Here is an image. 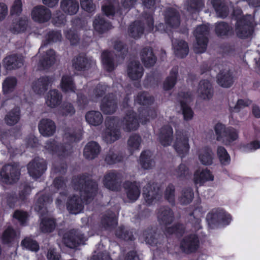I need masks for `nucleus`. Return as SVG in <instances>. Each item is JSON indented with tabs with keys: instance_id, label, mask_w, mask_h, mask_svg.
Listing matches in <instances>:
<instances>
[{
	"instance_id": "nucleus-1",
	"label": "nucleus",
	"mask_w": 260,
	"mask_h": 260,
	"mask_svg": "<svg viewBox=\"0 0 260 260\" xmlns=\"http://www.w3.org/2000/svg\"><path fill=\"white\" fill-rule=\"evenodd\" d=\"M75 192L69 196L67 202V208L70 213L77 214L83 209V200L89 202L95 196L98 184L95 181L86 179L84 177L73 180Z\"/></svg>"
},
{
	"instance_id": "nucleus-2",
	"label": "nucleus",
	"mask_w": 260,
	"mask_h": 260,
	"mask_svg": "<svg viewBox=\"0 0 260 260\" xmlns=\"http://www.w3.org/2000/svg\"><path fill=\"white\" fill-rule=\"evenodd\" d=\"M51 201L48 196H45L39 198L35 204V210L40 214L41 222L40 226L43 233H50L55 228V223L53 219L47 216L44 217L47 213L46 206Z\"/></svg>"
},
{
	"instance_id": "nucleus-3",
	"label": "nucleus",
	"mask_w": 260,
	"mask_h": 260,
	"mask_svg": "<svg viewBox=\"0 0 260 260\" xmlns=\"http://www.w3.org/2000/svg\"><path fill=\"white\" fill-rule=\"evenodd\" d=\"M206 220L208 226L211 229H215L220 225L226 226L232 220V216L224 209L215 208L211 210L206 216Z\"/></svg>"
},
{
	"instance_id": "nucleus-4",
	"label": "nucleus",
	"mask_w": 260,
	"mask_h": 260,
	"mask_svg": "<svg viewBox=\"0 0 260 260\" xmlns=\"http://www.w3.org/2000/svg\"><path fill=\"white\" fill-rule=\"evenodd\" d=\"M214 129L218 141H222L225 145H229L239 138L238 131L232 126H226L220 123H217Z\"/></svg>"
},
{
	"instance_id": "nucleus-5",
	"label": "nucleus",
	"mask_w": 260,
	"mask_h": 260,
	"mask_svg": "<svg viewBox=\"0 0 260 260\" xmlns=\"http://www.w3.org/2000/svg\"><path fill=\"white\" fill-rule=\"evenodd\" d=\"M254 31V26L250 16H243L237 19L235 32L238 38L245 39L250 38Z\"/></svg>"
},
{
	"instance_id": "nucleus-6",
	"label": "nucleus",
	"mask_w": 260,
	"mask_h": 260,
	"mask_svg": "<svg viewBox=\"0 0 260 260\" xmlns=\"http://www.w3.org/2000/svg\"><path fill=\"white\" fill-rule=\"evenodd\" d=\"M20 175V168L17 163L7 164L4 166L0 170L1 181L7 184L17 182Z\"/></svg>"
},
{
	"instance_id": "nucleus-7",
	"label": "nucleus",
	"mask_w": 260,
	"mask_h": 260,
	"mask_svg": "<svg viewBox=\"0 0 260 260\" xmlns=\"http://www.w3.org/2000/svg\"><path fill=\"white\" fill-rule=\"evenodd\" d=\"M209 28L206 25H200L194 31L197 44L193 47L196 53H202L206 51L209 41Z\"/></svg>"
},
{
	"instance_id": "nucleus-8",
	"label": "nucleus",
	"mask_w": 260,
	"mask_h": 260,
	"mask_svg": "<svg viewBox=\"0 0 260 260\" xmlns=\"http://www.w3.org/2000/svg\"><path fill=\"white\" fill-rule=\"evenodd\" d=\"M199 236L191 233L185 236L180 241L179 248L181 252L186 254L196 253L200 247Z\"/></svg>"
},
{
	"instance_id": "nucleus-9",
	"label": "nucleus",
	"mask_w": 260,
	"mask_h": 260,
	"mask_svg": "<svg viewBox=\"0 0 260 260\" xmlns=\"http://www.w3.org/2000/svg\"><path fill=\"white\" fill-rule=\"evenodd\" d=\"M44 148L46 152L63 157L69 154L72 149L70 144L66 145L59 144L53 139L47 140L45 143Z\"/></svg>"
},
{
	"instance_id": "nucleus-10",
	"label": "nucleus",
	"mask_w": 260,
	"mask_h": 260,
	"mask_svg": "<svg viewBox=\"0 0 260 260\" xmlns=\"http://www.w3.org/2000/svg\"><path fill=\"white\" fill-rule=\"evenodd\" d=\"M121 182V174L115 171H110L106 173L103 180L104 186L113 191H117L119 189Z\"/></svg>"
},
{
	"instance_id": "nucleus-11",
	"label": "nucleus",
	"mask_w": 260,
	"mask_h": 260,
	"mask_svg": "<svg viewBox=\"0 0 260 260\" xmlns=\"http://www.w3.org/2000/svg\"><path fill=\"white\" fill-rule=\"evenodd\" d=\"M30 15L34 21L39 23H45L50 19L51 12L48 8L44 6L39 5L32 8Z\"/></svg>"
},
{
	"instance_id": "nucleus-12",
	"label": "nucleus",
	"mask_w": 260,
	"mask_h": 260,
	"mask_svg": "<svg viewBox=\"0 0 260 260\" xmlns=\"http://www.w3.org/2000/svg\"><path fill=\"white\" fill-rule=\"evenodd\" d=\"M188 142V138L186 135L181 133L177 134L173 147L181 158L184 157L189 152L190 147Z\"/></svg>"
},
{
	"instance_id": "nucleus-13",
	"label": "nucleus",
	"mask_w": 260,
	"mask_h": 260,
	"mask_svg": "<svg viewBox=\"0 0 260 260\" xmlns=\"http://www.w3.org/2000/svg\"><path fill=\"white\" fill-rule=\"evenodd\" d=\"M106 129L103 134V139L107 143H111L118 140L120 137V132L115 127V122L111 118L106 120Z\"/></svg>"
},
{
	"instance_id": "nucleus-14",
	"label": "nucleus",
	"mask_w": 260,
	"mask_h": 260,
	"mask_svg": "<svg viewBox=\"0 0 260 260\" xmlns=\"http://www.w3.org/2000/svg\"><path fill=\"white\" fill-rule=\"evenodd\" d=\"M86 237L78 231L72 230L64 235L63 241L67 246L74 248L80 244H83Z\"/></svg>"
},
{
	"instance_id": "nucleus-15",
	"label": "nucleus",
	"mask_w": 260,
	"mask_h": 260,
	"mask_svg": "<svg viewBox=\"0 0 260 260\" xmlns=\"http://www.w3.org/2000/svg\"><path fill=\"white\" fill-rule=\"evenodd\" d=\"M29 175L34 178L40 177L46 170V164L45 160L39 158L34 159L27 166Z\"/></svg>"
},
{
	"instance_id": "nucleus-16",
	"label": "nucleus",
	"mask_w": 260,
	"mask_h": 260,
	"mask_svg": "<svg viewBox=\"0 0 260 260\" xmlns=\"http://www.w3.org/2000/svg\"><path fill=\"white\" fill-rule=\"evenodd\" d=\"M157 217L160 225L167 226L174 221V213L169 207L161 206L157 210Z\"/></svg>"
},
{
	"instance_id": "nucleus-17",
	"label": "nucleus",
	"mask_w": 260,
	"mask_h": 260,
	"mask_svg": "<svg viewBox=\"0 0 260 260\" xmlns=\"http://www.w3.org/2000/svg\"><path fill=\"white\" fill-rule=\"evenodd\" d=\"M72 66L77 71H82L89 69L95 65V61L91 57L79 55L72 60Z\"/></svg>"
},
{
	"instance_id": "nucleus-18",
	"label": "nucleus",
	"mask_w": 260,
	"mask_h": 260,
	"mask_svg": "<svg viewBox=\"0 0 260 260\" xmlns=\"http://www.w3.org/2000/svg\"><path fill=\"white\" fill-rule=\"evenodd\" d=\"M166 24L170 27L177 28L180 24V15L175 8L169 7L166 9L164 14Z\"/></svg>"
},
{
	"instance_id": "nucleus-19",
	"label": "nucleus",
	"mask_w": 260,
	"mask_h": 260,
	"mask_svg": "<svg viewBox=\"0 0 260 260\" xmlns=\"http://www.w3.org/2000/svg\"><path fill=\"white\" fill-rule=\"evenodd\" d=\"M122 128L126 132L136 131L139 124L136 115L133 111H128L122 121Z\"/></svg>"
},
{
	"instance_id": "nucleus-20",
	"label": "nucleus",
	"mask_w": 260,
	"mask_h": 260,
	"mask_svg": "<svg viewBox=\"0 0 260 260\" xmlns=\"http://www.w3.org/2000/svg\"><path fill=\"white\" fill-rule=\"evenodd\" d=\"M53 79L52 77L43 76L35 81L32 86L34 91L37 94H44L51 85Z\"/></svg>"
},
{
	"instance_id": "nucleus-21",
	"label": "nucleus",
	"mask_w": 260,
	"mask_h": 260,
	"mask_svg": "<svg viewBox=\"0 0 260 260\" xmlns=\"http://www.w3.org/2000/svg\"><path fill=\"white\" fill-rule=\"evenodd\" d=\"M38 127L40 134L44 137L52 136L56 131L55 123L50 119H42L39 122Z\"/></svg>"
},
{
	"instance_id": "nucleus-22",
	"label": "nucleus",
	"mask_w": 260,
	"mask_h": 260,
	"mask_svg": "<svg viewBox=\"0 0 260 260\" xmlns=\"http://www.w3.org/2000/svg\"><path fill=\"white\" fill-rule=\"evenodd\" d=\"M117 102L113 94H109L103 99L101 110L106 114L114 113L117 109Z\"/></svg>"
},
{
	"instance_id": "nucleus-23",
	"label": "nucleus",
	"mask_w": 260,
	"mask_h": 260,
	"mask_svg": "<svg viewBox=\"0 0 260 260\" xmlns=\"http://www.w3.org/2000/svg\"><path fill=\"white\" fill-rule=\"evenodd\" d=\"M198 92L204 100H209L213 95L214 90L212 84L207 79L201 80L199 84Z\"/></svg>"
},
{
	"instance_id": "nucleus-24",
	"label": "nucleus",
	"mask_w": 260,
	"mask_h": 260,
	"mask_svg": "<svg viewBox=\"0 0 260 260\" xmlns=\"http://www.w3.org/2000/svg\"><path fill=\"white\" fill-rule=\"evenodd\" d=\"M215 32L217 37L221 38H228L234 35L233 27L224 21L218 22L215 24Z\"/></svg>"
},
{
	"instance_id": "nucleus-25",
	"label": "nucleus",
	"mask_w": 260,
	"mask_h": 260,
	"mask_svg": "<svg viewBox=\"0 0 260 260\" xmlns=\"http://www.w3.org/2000/svg\"><path fill=\"white\" fill-rule=\"evenodd\" d=\"M173 130L169 125H164L159 135V142L164 147L171 145L173 141Z\"/></svg>"
},
{
	"instance_id": "nucleus-26",
	"label": "nucleus",
	"mask_w": 260,
	"mask_h": 260,
	"mask_svg": "<svg viewBox=\"0 0 260 260\" xmlns=\"http://www.w3.org/2000/svg\"><path fill=\"white\" fill-rule=\"evenodd\" d=\"M92 25L94 30L99 34H103L112 28V24L102 16H95Z\"/></svg>"
},
{
	"instance_id": "nucleus-27",
	"label": "nucleus",
	"mask_w": 260,
	"mask_h": 260,
	"mask_svg": "<svg viewBox=\"0 0 260 260\" xmlns=\"http://www.w3.org/2000/svg\"><path fill=\"white\" fill-rule=\"evenodd\" d=\"M211 3L218 17L224 19L229 14V8L224 0H211Z\"/></svg>"
},
{
	"instance_id": "nucleus-28",
	"label": "nucleus",
	"mask_w": 260,
	"mask_h": 260,
	"mask_svg": "<svg viewBox=\"0 0 260 260\" xmlns=\"http://www.w3.org/2000/svg\"><path fill=\"white\" fill-rule=\"evenodd\" d=\"M62 101V95L57 90H50L46 96L45 103L47 106L54 108L59 105Z\"/></svg>"
},
{
	"instance_id": "nucleus-29",
	"label": "nucleus",
	"mask_w": 260,
	"mask_h": 260,
	"mask_svg": "<svg viewBox=\"0 0 260 260\" xmlns=\"http://www.w3.org/2000/svg\"><path fill=\"white\" fill-rule=\"evenodd\" d=\"M124 191L127 197L131 201H135L140 196V190L135 182L126 181L123 184Z\"/></svg>"
},
{
	"instance_id": "nucleus-30",
	"label": "nucleus",
	"mask_w": 260,
	"mask_h": 260,
	"mask_svg": "<svg viewBox=\"0 0 260 260\" xmlns=\"http://www.w3.org/2000/svg\"><path fill=\"white\" fill-rule=\"evenodd\" d=\"M233 74L230 71H221L217 75V83L221 87L229 88L234 83Z\"/></svg>"
},
{
	"instance_id": "nucleus-31",
	"label": "nucleus",
	"mask_w": 260,
	"mask_h": 260,
	"mask_svg": "<svg viewBox=\"0 0 260 260\" xmlns=\"http://www.w3.org/2000/svg\"><path fill=\"white\" fill-rule=\"evenodd\" d=\"M175 56L180 58H185L188 54L189 47L188 43L184 40H177L173 44Z\"/></svg>"
},
{
	"instance_id": "nucleus-32",
	"label": "nucleus",
	"mask_w": 260,
	"mask_h": 260,
	"mask_svg": "<svg viewBox=\"0 0 260 260\" xmlns=\"http://www.w3.org/2000/svg\"><path fill=\"white\" fill-rule=\"evenodd\" d=\"M60 7L64 13L72 15L77 13L79 6L75 0H61Z\"/></svg>"
},
{
	"instance_id": "nucleus-33",
	"label": "nucleus",
	"mask_w": 260,
	"mask_h": 260,
	"mask_svg": "<svg viewBox=\"0 0 260 260\" xmlns=\"http://www.w3.org/2000/svg\"><path fill=\"white\" fill-rule=\"evenodd\" d=\"M143 74L142 67L138 61H132L128 66L127 74L132 80H138L141 78Z\"/></svg>"
},
{
	"instance_id": "nucleus-34",
	"label": "nucleus",
	"mask_w": 260,
	"mask_h": 260,
	"mask_svg": "<svg viewBox=\"0 0 260 260\" xmlns=\"http://www.w3.org/2000/svg\"><path fill=\"white\" fill-rule=\"evenodd\" d=\"M55 61V54L53 50L47 51L41 57L39 63L40 70L45 69L53 65Z\"/></svg>"
},
{
	"instance_id": "nucleus-35",
	"label": "nucleus",
	"mask_w": 260,
	"mask_h": 260,
	"mask_svg": "<svg viewBox=\"0 0 260 260\" xmlns=\"http://www.w3.org/2000/svg\"><path fill=\"white\" fill-rule=\"evenodd\" d=\"M60 87L62 91L65 93H75L76 90L72 77L68 75L62 76Z\"/></svg>"
},
{
	"instance_id": "nucleus-36",
	"label": "nucleus",
	"mask_w": 260,
	"mask_h": 260,
	"mask_svg": "<svg viewBox=\"0 0 260 260\" xmlns=\"http://www.w3.org/2000/svg\"><path fill=\"white\" fill-rule=\"evenodd\" d=\"M100 151L99 144L95 142H89L86 145L84 150V156L88 159H92L95 158Z\"/></svg>"
},
{
	"instance_id": "nucleus-37",
	"label": "nucleus",
	"mask_w": 260,
	"mask_h": 260,
	"mask_svg": "<svg viewBox=\"0 0 260 260\" xmlns=\"http://www.w3.org/2000/svg\"><path fill=\"white\" fill-rule=\"evenodd\" d=\"M213 179V175L208 169L203 170L200 172L196 171L194 174V182L196 184L203 185L206 182L212 181Z\"/></svg>"
},
{
	"instance_id": "nucleus-38",
	"label": "nucleus",
	"mask_w": 260,
	"mask_h": 260,
	"mask_svg": "<svg viewBox=\"0 0 260 260\" xmlns=\"http://www.w3.org/2000/svg\"><path fill=\"white\" fill-rule=\"evenodd\" d=\"M4 63L7 69H15L23 66V59L22 56L16 55H10L5 58Z\"/></svg>"
},
{
	"instance_id": "nucleus-39",
	"label": "nucleus",
	"mask_w": 260,
	"mask_h": 260,
	"mask_svg": "<svg viewBox=\"0 0 260 260\" xmlns=\"http://www.w3.org/2000/svg\"><path fill=\"white\" fill-rule=\"evenodd\" d=\"M178 70L176 68H173L163 83V89L166 91L171 90L177 83Z\"/></svg>"
},
{
	"instance_id": "nucleus-40",
	"label": "nucleus",
	"mask_w": 260,
	"mask_h": 260,
	"mask_svg": "<svg viewBox=\"0 0 260 260\" xmlns=\"http://www.w3.org/2000/svg\"><path fill=\"white\" fill-rule=\"evenodd\" d=\"M199 159L203 165H211L213 159V153L212 149L209 146L204 147L202 153L199 155Z\"/></svg>"
},
{
	"instance_id": "nucleus-41",
	"label": "nucleus",
	"mask_w": 260,
	"mask_h": 260,
	"mask_svg": "<svg viewBox=\"0 0 260 260\" xmlns=\"http://www.w3.org/2000/svg\"><path fill=\"white\" fill-rule=\"evenodd\" d=\"M86 121L90 125L98 126L103 121V117L101 113L98 111H88L85 115Z\"/></svg>"
},
{
	"instance_id": "nucleus-42",
	"label": "nucleus",
	"mask_w": 260,
	"mask_h": 260,
	"mask_svg": "<svg viewBox=\"0 0 260 260\" xmlns=\"http://www.w3.org/2000/svg\"><path fill=\"white\" fill-rule=\"evenodd\" d=\"M20 118V109L19 108L16 107L7 113L5 115L4 120L7 125H14L18 122Z\"/></svg>"
},
{
	"instance_id": "nucleus-43",
	"label": "nucleus",
	"mask_w": 260,
	"mask_h": 260,
	"mask_svg": "<svg viewBox=\"0 0 260 260\" xmlns=\"http://www.w3.org/2000/svg\"><path fill=\"white\" fill-rule=\"evenodd\" d=\"M27 19L26 17H20L14 21L10 29L14 33H20L26 30L27 26Z\"/></svg>"
},
{
	"instance_id": "nucleus-44",
	"label": "nucleus",
	"mask_w": 260,
	"mask_h": 260,
	"mask_svg": "<svg viewBox=\"0 0 260 260\" xmlns=\"http://www.w3.org/2000/svg\"><path fill=\"white\" fill-rule=\"evenodd\" d=\"M144 25L139 21H136L128 27V32L132 37L137 39L140 38L144 32Z\"/></svg>"
},
{
	"instance_id": "nucleus-45",
	"label": "nucleus",
	"mask_w": 260,
	"mask_h": 260,
	"mask_svg": "<svg viewBox=\"0 0 260 260\" xmlns=\"http://www.w3.org/2000/svg\"><path fill=\"white\" fill-rule=\"evenodd\" d=\"M194 198L193 189L190 187L184 188L181 191V196L179 199L181 204L187 205L190 204Z\"/></svg>"
},
{
	"instance_id": "nucleus-46",
	"label": "nucleus",
	"mask_w": 260,
	"mask_h": 260,
	"mask_svg": "<svg viewBox=\"0 0 260 260\" xmlns=\"http://www.w3.org/2000/svg\"><path fill=\"white\" fill-rule=\"evenodd\" d=\"M113 53L105 51L102 54V60L104 68L108 71H112L114 67L113 61Z\"/></svg>"
},
{
	"instance_id": "nucleus-47",
	"label": "nucleus",
	"mask_w": 260,
	"mask_h": 260,
	"mask_svg": "<svg viewBox=\"0 0 260 260\" xmlns=\"http://www.w3.org/2000/svg\"><path fill=\"white\" fill-rule=\"evenodd\" d=\"M150 187V182H147V206L151 205L153 202L155 203L156 201H159L161 198L159 187H158L157 189H154V191H150L149 189Z\"/></svg>"
},
{
	"instance_id": "nucleus-48",
	"label": "nucleus",
	"mask_w": 260,
	"mask_h": 260,
	"mask_svg": "<svg viewBox=\"0 0 260 260\" xmlns=\"http://www.w3.org/2000/svg\"><path fill=\"white\" fill-rule=\"evenodd\" d=\"M203 0H187V10L190 12H199L204 7Z\"/></svg>"
},
{
	"instance_id": "nucleus-49",
	"label": "nucleus",
	"mask_w": 260,
	"mask_h": 260,
	"mask_svg": "<svg viewBox=\"0 0 260 260\" xmlns=\"http://www.w3.org/2000/svg\"><path fill=\"white\" fill-rule=\"evenodd\" d=\"M185 231V228L184 225L179 222L175 223L171 226L166 227L165 229V232L169 235L175 234L182 236Z\"/></svg>"
},
{
	"instance_id": "nucleus-50",
	"label": "nucleus",
	"mask_w": 260,
	"mask_h": 260,
	"mask_svg": "<svg viewBox=\"0 0 260 260\" xmlns=\"http://www.w3.org/2000/svg\"><path fill=\"white\" fill-rule=\"evenodd\" d=\"M142 139L141 137L137 134L131 135L127 140L128 149L131 151H135L139 149Z\"/></svg>"
},
{
	"instance_id": "nucleus-51",
	"label": "nucleus",
	"mask_w": 260,
	"mask_h": 260,
	"mask_svg": "<svg viewBox=\"0 0 260 260\" xmlns=\"http://www.w3.org/2000/svg\"><path fill=\"white\" fill-rule=\"evenodd\" d=\"M217 154L220 163L223 165L230 164L231 158L226 149L221 146H219L217 149Z\"/></svg>"
},
{
	"instance_id": "nucleus-52",
	"label": "nucleus",
	"mask_w": 260,
	"mask_h": 260,
	"mask_svg": "<svg viewBox=\"0 0 260 260\" xmlns=\"http://www.w3.org/2000/svg\"><path fill=\"white\" fill-rule=\"evenodd\" d=\"M179 103L182 111L184 119L186 121L191 120L193 116V111L184 100H180Z\"/></svg>"
},
{
	"instance_id": "nucleus-53",
	"label": "nucleus",
	"mask_w": 260,
	"mask_h": 260,
	"mask_svg": "<svg viewBox=\"0 0 260 260\" xmlns=\"http://www.w3.org/2000/svg\"><path fill=\"white\" fill-rule=\"evenodd\" d=\"M102 223L106 229H111L116 225L117 220L115 214L113 213L109 214L108 216H105L102 220Z\"/></svg>"
},
{
	"instance_id": "nucleus-54",
	"label": "nucleus",
	"mask_w": 260,
	"mask_h": 260,
	"mask_svg": "<svg viewBox=\"0 0 260 260\" xmlns=\"http://www.w3.org/2000/svg\"><path fill=\"white\" fill-rule=\"evenodd\" d=\"M115 235L117 237L125 240H133L134 239L132 232L125 230L122 226H119L116 229Z\"/></svg>"
},
{
	"instance_id": "nucleus-55",
	"label": "nucleus",
	"mask_w": 260,
	"mask_h": 260,
	"mask_svg": "<svg viewBox=\"0 0 260 260\" xmlns=\"http://www.w3.org/2000/svg\"><path fill=\"white\" fill-rule=\"evenodd\" d=\"M123 156L113 150H110L105 157V161L109 165H112L122 161Z\"/></svg>"
},
{
	"instance_id": "nucleus-56",
	"label": "nucleus",
	"mask_w": 260,
	"mask_h": 260,
	"mask_svg": "<svg viewBox=\"0 0 260 260\" xmlns=\"http://www.w3.org/2000/svg\"><path fill=\"white\" fill-rule=\"evenodd\" d=\"M17 81L14 77H8L3 82V89L5 93L12 91L16 86Z\"/></svg>"
},
{
	"instance_id": "nucleus-57",
	"label": "nucleus",
	"mask_w": 260,
	"mask_h": 260,
	"mask_svg": "<svg viewBox=\"0 0 260 260\" xmlns=\"http://www.w3.org/2000/svg\"><path fill=\"white\" fill-rule=\"evenodd\" d=\"M21 245L25 248L32 251H37L39 249L38 243L30 238H26L23 240Z\"/></svg>"
},
{
	"instance_id": "nucleus-58",
	"label": "nucleus",
	"mask_w": 260,
	"mask_h": 260,
	"mask_svg": "<svg viewBox=\"0 0 260 260\" xmlns=\"http://www.w3.org/2000/svg\"><path fill=\"white\" fill-rule=\"evenodd\" d=\"M175 188L174 185L170 183L165 191V198L171 204L175 203Z\"/></svg>"
},
{
	"instance_id": "nucleus-59",
	"label": "nucleus",
	"mask_w": 260,
	"mask_h": 260,
	"mask_svg": "<svg viewBox=\"0 0 260 260\" xmlns=\"http://www.w3.org/2000/svg\"><path fill=\"white\" fill-rule=\"evenodd\" d=\"M16 237V233L11 227H8L4 232L2 241L5 243H9L13 241Z\"/></svg>"
},
{
	"instance_id": "nucleus-60",
	"label": "nucleus",
	"mask_w": 260,
	"mask_h": 260,
	"mask_svg": "<svg viewBox=\"0 0 260 260\" xmlns=\"http://www.w3.org/2000/svg\"><path fill=\"white\" fill-rule=\"evenodd\" d=\"M23 3L22 0H14L11 8L10 14L12 15H19L22 12Z\"/></svg>"
},
{
	"instance_id": "nucleus-61",
	"label": "nucleus",
	"mask_w": 260,
	"mask_h": 260,
	"mask_svg": "<svg viewBox=\"0 0 260 260\" xmlns=\"http://www.w3.org/2000/svg\"><path fill=\"white\" fill-rule=\"evenodd\" d=\"M242 148L245 152H249L260 148V141H252L249 143L242 145Z\"/></svg>"
},
{
	"instance_id": "nucleus-62",
	"label": "nucleus",
	"mask_w": 260,
	"mask_h": 260,
	"mask_svg": "<svg viewBox=\"0 0 260 260\" xmlns=\"http://www.w3.org/2000/svg\"><path fill=\"white\" fill-rule=\"evenodd\" d=\"M53 23L56 26L63 24L66 22V16L60 11H57L54 14L52 20Z\"/></svg>"
},
{
	"instance_id": "nucleus-63",
	"label": "nucleus",
	"mask_w": 260,
	"mask_h": 260,
	"mask_svg": "<svg viewBox=\"0 0 260 260\" xmlns=\"http://www.w3.org/2000/svg\"><path fill=\"white\" fill-rule=\"evenodd\" d=\"M175 174L178 178H185L189 173L188 168L184 164H181L176 169Z\"/></svg>"
},
{
	"instance_id": "nucleus-64",
	"label": "nucleus",
	"mask_w": 260,
	"mask_h": 260,
	"mask_svg": "<svg viewBox=\"0 0 260 260\" xmlns=\"http://www.w3.org/2000/svg\"><path fill=\"white\" fill-rule=\"evenodd\" d=\"M106 86L105 85H99L93 91L91 96V99L93 101L96 102L105 93Z\"/></svg>"
}]
</instances>
